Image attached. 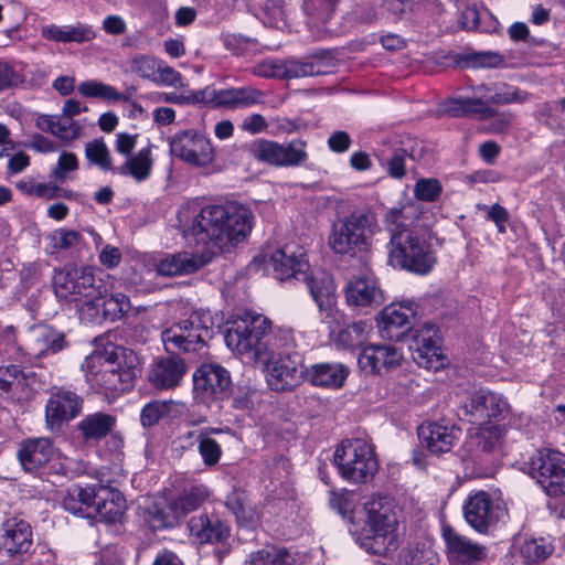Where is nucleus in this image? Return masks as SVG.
Masks as SVG:
<instances>
[{
  "label": "nucleus",
  "mask_w": 565,
  "mask_h": 565,
  "mask_svg": "<svg viewBox=\"0 0 565 565\" xmlns=\"http://www.w3.org/2000/svg\"><path fill=\"white\" fill-rule=\"evenodd\" d=\"M505 434L503 426H480L476 434H471L463 445V449L468 455L473 451H491L501 444Z\"/></svg>",
  "instance_id": "obj_40"
},
{
  "label": "nucleus",
  "mask_w": 565,
  "mask_h": 565,
  "mask_svg": "<svg viewBox=\"0 0 565 565\" xmlns=\"http://www.w3.org/2000/svg\"><path fill=\"white\" fill-rule=\"evenodd\" d=\"M78 169V159L75 153L62 151L58 156L55 168L52 170V177L60 182L68 178L70 172Z\"/></svg>",
  "instance_id": "obj_58"
},
{
  "label": "nucleus",
  "mask_w": 565,
  "mask_h": 565,
  "mask_svg": "<svg viewBox=\"0 0 565 565\" xmlns=\"http://www.w3.org/2000/svg\"><path fill=\"white\" fill-rule=\"evenodd\" d=\"M379 232L380 226L372 213L353 211L332 223L328 245L338 255L356 257L371 249L373 237Z\"/></svg>",
  "instance_id": "obj_7"
},
{
  "label": "nucleus",
  "mask_w": 565,
  "mask_h": 565,
  "mask_svg": "<svg viewBox=\"0 0 565 565\" xmlns=\"http://www.w3.org/2000/svg\"><path fill=\"white\" fill-rule=\"evenodd\" d=\"M460 436L461 429L446 422H433L418 428L422 445L433 454L449 451Z\"/></svg>",
  "instance_id": "obj_25"
},
{
  "label": "nucleus",
  "mask_w": 565,
  "mask_h": 565,
  "mask_svg": "<svg viewBox=\"0 0 565 565\" xmlns=\"http://www.w3.org/2000/svg\"><path fill=\"white\" fill-rule=\"evenodd\" d=\"M157 254H145L140 256L132 266V273L128 280L138 291L150 292L154 290L153 279L158 274Z\"/></svg>",
  "instance_id": "obj_39"
},
{
  "label": "nucleus",
  "mask_w": 565,
  "mask_h": 565,
  "mask_svg": "<svg viewBox=\"0 0 565 565\" xmlns=\"http://www.w3.org/2000/svg\"><path fill=\"white\" fill-rule=\"evenodd\" d=\"M530 475L550 497L565 494V454L542 449L531 459Z\"/></svg>",
  "instance_id": "obj_13"
},
{
  "label": "nucleus",
  "mask_w": 565,
  "mask_h": 565,
  "mask_svg": "<svg viewBox=\"0 0 565 565\" xmlns=\"http://www.w3.org/2000/svg\"><path fill=\"white\" fill-rule=\"evenodd\" d=\"M54 454L52 440L41 437L25 440L18 457L24 470L33 471L50 461Z\"/></svg>",
  "instance_id": "obj_37"
},
{
  "label": "nucleus",
  "mask_w": 565,
  "mask_h": 565,
  "mask_svg": "<svg viewBox=\"0 0 565 565\" xmlns=\"http://www.w3.org/2000/svg\"><path fill=\"white\" fill-rule=\"evenodd\" d=\"M409 349L414 362L419 367L438 371L447 363L438 343L437 329L433 326H424L418 329Z\"/></svg>",
  "instance_id": "obj_20"
},
{
  "label": "nucleus",
  "mask_w": 565,
  "mask_h": 565,
  "mask_svg": "<svg viewBox=\"0 0 565 565\" xmlns=\"http://www.w3.org/2000/svg\"><path fill=\"white\" fill-rule=\"evenodd\" d=\"M248 152L255 160L279 168V142L256 139L248 145Z\"/></svg>",
  "instance_id": "obj_48"
},
{
  "label": "nucleus",
  "mask_w": 565,
  "mask_h": 565,
  "mask_svg": "<svg viewBox=\"0 0 565 565\" xmlns=\"http://www.w3.org/2000/svg\"><path fill=\"white\" fill-rule=\"evenodd\" d=\"M554 550L548 537L516 536L511 546V556L516 565H530L544 561Z\"/></svg>",
  "instance_id": "obj_27"
},
{
  "label": "nucleus",
  "mask_w": 565,
  "mask_h": 565,
  "mask_svg": "<svg viewBox=\"0 0 565 565\" xmlns=\"http://www.w3.org/2000/svg\"><path fill=\"white\" fill-rule=\"evenodd\" d=\"M511 413L508 399L500 393L486 388L473 391L459 404L458 415L467 422L486 426L491 422L504 419Z\"/></svg>",
  "instance_id": "obj_11"
},
{
  "label": "nucleus",
  "mask_w": 565,
  "mask_h": 565,
  "mask_svg": "<svg viewBox=\"0 0 565 565\" xmlns=\"http://www.w3.org/2000/svg\"><path fill=\"white\" fill-rule=\"evenodd\" d=\"M142 509V518L153 531L173 529L181 522L167 492L148 499Z\"/></svg>",
  "instance_id": "obj_28"
},
{
  "label": "nucleus",
  "mask_w": 565,
  "mask_h": 565,
  "mask_svg": "<svg viewBox=\"0 0 565 565\" xmlns=\"http://www.w3.org/2000/svg\"><path fill=\"white\" fill-rule=\"evenodd\" d=\"M151 170L152 157L150 147L140 149L120 167V173L129 174L138 182L148 179L151 174Z\"/></svg>",
  "instance_id": "obj_45"
},
{
  "label": "nucleus",
  "mask_w": 565,
  "mask_h": 565,
  "mask_svg": "<svg viewBox=\"0 0 565 565\" xmlns=\"http://www.w3.org/2000/svg\"><path fill=\"white\" fill-rule=\"evenodd\" d=\"M227 505L232 509L237 522L247 529H254L263 518V514L239 495L228 498Z\"/></svg>",
  "instance_id": "obj_47"
},
{
  "label": "nucleus",
  "mask_w": 565,
  "mask_h": 565,
  "mask_svg": "<svg viewBox=\"0 0 565 565\" xmlns=\"http://www.w3.org/2000/svg\"><path fill=\"white\" fill-rule=\"evenodd\" d=\"M416 312L417 303L413 300L386 306L376 317L380 335L388 340H399L411 329V319Z\"/></svg>",
  "instance_id": "obj_19"
},
{
  "label": "nucleus",
  "mask_w": 565,
  "mask_h": 565,
  "mask_svg": "<svg viewBox=\"0 0 565 565\" xmlns=\"http://www.w3.org/2000/svg\"><path fill=\"white\" fill-rule=\"evenodd\" d=\"M46 250L51 255L62 252H77L84 246L82 234L66 227L53 231L46 236Z\"/></svg>",
  "instance_id": "obj_41"
},
{
  "label": "nucleus",
  "mask_w": 565,
  "mask_h": 565,
  "mask_svg": "<svg viewBox=\"0 0 565 565\" xmlns=\"http://www.w3.org/2000/svg\"><path fill=\"white\" fill-rule=\"evenodd\" d=\"M264 96L263 92L252 86L224 89L207 86L199 90L200 104L226 109L248 108L263 103Z\"/></svg>",
  "instance_id": "obj_17"
},
{
  "label": "nucleus",
  "mask_w": 565,
  "mask_h": 565,
  "mask_svg": "<svg viewBox=\"0 0 565 565\" xmlns=\"http://www.w3.org/2000/svg\"><path fill=\"white\" fill-rule=\"evenodd\" d=\"M467 523L478 532H484L493 522V504L486 491L471 493L465 505Z\"/></svg>",
  "instance_id": "obj_32"
},
{
  "label": "nucleus",
  "mask_w": 565,
  "mask_h": 565,
  "mask_svg": "<svg viewBox=\"0 0 565 565\" xmlns=\"http://www.w3.org/2000/svg\"><path fill=\"white\" fill-rule=\"evenodd\" d=\"M306 148L307 143L301 139L279 143V168L302 164L308 158Z\"/></svg>",
  "instance_id": "obj_49"
},
{
  "label": "nucleus",
  "mask_w": 565,
  "mask_h": 565,
  "mask_svg": "<svg viewBox=\"0 0 565 565\" xmlns=\"http://www.w3.org/2000/svg\"><path fill=\"white\" fill-rule=\"evenodd\" d=\"M254 213L245 204L227 201L223 204L202 205L189 201L178 211V226L189 244L202 250L157 255L159 276L192 274L221 253H230L250 235Z\"/></svg>",
  "instance_id": "obj_1"
},
{
  "label": "nucleus",
  "mask_w": 565,
  "mask_h": 565,
  "mask_svg": "<svg viewBox=\"0 0 565 565\" xmlns=\"http://www.w3.org/2000/svg\"><path fill=\"white\" fill-rule=\"evenodd\" d=\"M94 500V486L70 488L62 500L65 511L74 515L89 518L90 504Z\"/></svg>",
  "instance_id": "obj_42"
},
{
  "label": "nucleus",
  "mask_w": 565,
  "mask_h": 565,
  "mask_svg": "<svg viewBox=\"0 0 565 565\" xmlns=\"http://www.w3.org/2000/svg\"><path fill=\"white\" fill-rule=\"evenodd\" d=\"M214 319L209 309L184 307L180 317L161 332L167 352H196L213 337Z\"/></svg>",
  "instance_id": "obj_6"
},
{
  "label": "nucleus",
  "mask_w": 565,
  "mask_h": 565,
  "mask_svg": "<svg viewBox=\"0 0 565 565\" xmlns=\"http://www.w3.org/2000/svg\"><path fill=\"white\" fill-rule=\"evenodd\" d=\"M253 74L260 77L285 78V61L265 60L253 67Z\"/></svg>",
  "instance_id": "obj_59"
},
{
  "label": "nucleus",
  "mask_w": 565,
  "mask_h": 565,
  "mask_svg": "<svg viewBox=\"0 0 565 565\" xmlns=\"http://www.w3.org/2000/svg\"><path fill=\"white\" fill-rule=\"evenodd\" d=\"M153 83L163 86L183 87L181 73L161 60L158 67V74H156V81H153Z\"/></svg>",
  "instance_id": "obj_61"
},
{
  "label": "nucleus",
  "mask_w": 565,
  "mask_h": 565,
  "mask_svg": "<svg viewBox=\"0 0 565 565\" xmlns=\"http://www.w3.org/2000/svg\"><path fill=\"white\" fill-rule=\"evenodd\" d=\"M186 372L182 359L170 356L156 361L149 372V382L159 390L177 387Z\"/></svg>",
  "instance_id": "obj_31"
},
{
  "label": "nucleus",
  "mask_w": 565,
  "mask_h": 565,
  "mask_svg": "<svg viewBox=\"0 0 565 565\" xmlns=\"http://www.w3.org/2000/svg\"><path fill=\"white\" fill-rule=\"evenodd\" d=\"M35 127L41 131L51 134L65 143H71L78 139L83 131V126L79 121L70 117H63L62 115H38Z\"/></svg>",
  "instance_id": "obj_34"
},
{
  "label": "nucleus",
  "mask_w": 565,
  "mask_h": 565,
  "mask_svg": "<svg viewBox=\"0 0 565 565\" xmlns=\"http://www.w3.org/2000/svg\"><path fill=\"white\" fill-rule=\"evenodd\" d=\"M403 361L402 350L391 343H371L365 345L358 356L360 370L376 375L394 371Z\"/></svg>",
  "instance_id": "obj_18"
},
{
  "label": "nucleus",
  "mask_w": 565,
  "mask_h": 565,
  "mask_svg": "<svg viewBox=\"0 0 565 565\" xmlns=\"http://www.w3.org/2000/svg\"><path fill=\"white\" fill-rule=\"evenodd\" d=\"M306 282L309 292L315 300L322 320L335 319V286L332 277L323 270L308 271Z\"/></svg>",
  "instance_id": "obj_26"
},
{
  "label": "nucleus",
  "mask_w": 565,
  "mask_h": 565,
  "mask_svg": "<svg viewBox=\"0 0 565 565\" xmlns=\"http://www.w3.org/2000/svg\"><path fill=\"white\" fill-rule=\"evenodd\" d=\"M93 267H72L60 270L54 276L55 295L68 301L99 299L103 285L97 284Z\"/></svg>",
  "instance_id": "obj_12"
},
{
  "label": "nucleus",
  "mask_w": 565,
  "mask_h": 565,
  "mask_svg": "<svg viewBox=\"0 0 565 565\" xmlns=\"http://www.w3.org/2000/svg\"><path fill=\"white\" fill-rule=\"evenodd\" d=\"M116 423L113 415L94 413L87 415L78 423V428L86 439H99L111 430Z\"/></svg>",
  "instance_id": "obj_44"
},
{
  "label": "nucleus",
  "mask_w": 565,
  "mask_h": 565,
  "mask_svg": "<svg viewBox=\"0 0 565 565\" xmlns=\"http://www.w3.org/2000/svg\"><path fill=\"white\" fill-rule=\"evenodd\" d=\"M231 385L230 372L215 363L202 364L193 373L195 398L204 404L223 398Z\"/></svg>",
  "instance_id": "obj_16"
},
{
  "label": "nucleus",
  "mask_w": 565,
  "mask_h": 565,
  "mask_svg": "<svg viewBox=\"0 0 565 565\" xmlns=\"http://www.w3.org/2000/svg\"><path fill=\"white\" fill-rule=\"evenodd\" d=\"M333 463L341 478L353 484L371 481L379 470L374 446L362 438L343 440L334 450Z\"/></svg>",
  "instance_id": "obj_9"
},
{
  "label": "nucleus",
  "mask_w": 565,
  "mask_h": 565,
  "mask_svg": "<svg viewBox=\"0 0 565 565\" xmlns=\"http://www.w3.org/2000/svg\"><path fill=\"white\" fill-rule=\"evenodd\" d=\"M160 60L150 55H137L130 61V71L148 81H156Z\"/></svg>",
  "instance_id": "obj_55"
},
{
  "label": "nucleus",
  "mask_w": 565,
  "mask_h": 565,
  "mask_svg": "<svg viewBox=\"0 0 565 565\" xmlns=\"http://www.w3.org/2000/svg\"><path fill=\"white\" fill-rule=\"evenodd\" d=\"M269 329L265 316L244 311L227 321L224 340L232 352L262 369L273 391H290L305 379L306 366L298 353L278 351L294 344L291 331L279 329L270 334Z\"/></svg>",
  "instance_id": "obj_2"
},
{
  "label": "nucleus",
  "mask_w": 565,
  "mask_h": 565,
  "mask_svg": "<svg viewBox=\"0 0 565 565\" xmlns=\"http://www.w3.org/2000/svg\"><path fill=\"white\" fill-rule=\"evenodd\" d=\"M40 33L44 40L60 43H84L93 41L96 38L94 29L84 23L66 25L49 23L41 26Z\"/></svg>",
  "instance_id": "obj_36"
},
{
  "label": "nucleus",
  "mask_w": 565,
  "mask_h": 565,
  "mask_svg": "<svg viewBox=\"0 0 565 565\" xmlns=\"http://www.w3.org/2000/svg\"><path fill=\"white\" fill-rule=\"evenodd\" d=\"M126 509V501L120 491L94 484V500L89 509V518L96 516L99 521L115 523L119 521Z\"/></svg>",
  "instance_id": "obj_24"
},
{
  "label": "nucleus",
  "mask_w": 565,
  "mask_h": 565,
  "mask_svg": "<svg viewBox=\"0 0 565 565\" xmlns=\"http://www.w3.org/2000/svg\"><path fill=\"white\" fill-rule=\"evenodd\" d=\"M355 542L366 552L394 557L404 564H419L424 550L403 547L398 551L401 539L398 520L393 502L386 497H371L355 510L349 529Z\"/></svg>",
  "instance_id": "obj_3"
},
{
  "label": "nucleus",
  "mask_w": 565,
  "mask_h": 565,
  "mask_svg": "<svg viewBox=\"0 0 565 565\" xmlns=\"http://www.w3.org/2000/svg\"><path fill=\"white\" fill-rule=\"evenodd\" d=\"M529 98L527 92L510 84H481L473 87L469 96L449 99L445 111L451 116L476 115L483 119L494 116L492 105L523 104Z\"/></svg>",
  "instance_id": "obj_8"
},
{
  "label": "nucleus",
  "mask_w": 565,
  "mask_h": 565,
  "mask_svg": "<svg viewBox=\"0 0 565 565\" xmlns=\"http://www.w3.org/2000/svg\"><path fill=\"white\" fill-rule=\"evenodd\" d=\"M77 90L84 97L100 98L107 102H118L124 98L122 94L111 85L94 79L82 82Z\"/></svg>",
  "instance_id": "obj_50"
},
{
  "label": "nucleus",
  "mask_w": 565,
  "mask_h": 565,
  "mask_svg": "<svg viewBox=\"0 0 565 565\" xmlns=\"http://www.w3.org/2000/svg\"><path fill=\"white\" fill-rule=\"evenodd\" d=\"M244 565H295V558L286 550L267 547L250 553Z\"/></svg>",
  "instance_id": "obj_46"
},
{
  "label": "nucleus",
  "mask_w": 565,
  "mask_h": 565,
  "mask_svg": "<svg viewBox=\"0 0 565 565\" xmlns=\"http://www.w3.org/2000/svg\"><path fill=\"white\" fill-rule=\"evenodd\" d=\"M338 3L339 0H303V10L312 19L326 22L332 17Z\"/></svg>",
  "instance_id": "obj_54"
},
{
  "label": "nucleus",
  "mask_w": 565,
  "mask_h": 565,
  "mask_svg": "<svg viewBox=\"0 0 565 565\" xmlns=\"http://www.w3.org/2000/svg\"><path fill=\"white\" fill-rule=\"evenodd\" d=\"M330 504L332 509L338 511V513H340L343 518H349L350 520L355 512L352 511L353 500L352 495L348 491L332 492L330 497Z\"/></svg>",
  "instance_id": "obj_63"
},
{
  "label": "nucleus",
  "mask_w": 565,
  "mask_h": 565,
  "mask_svg": "<svg viewBox=\"0 0 565 565\" xmlns=\"http://www.w3.org/2000/svg\"><path fill=\"white\" fill-rule=\"evenodd\" d=\"M169 145L171 154L192 168L207 169L215 160V150L210 139L194 130L175 134Z\"/></svg>",
  "instance_id": "obj_14"
},
{
  "label": "nucleus",
  "mask_w": 565,
  "mask_h": 565,
  "mask_svg": "<svg viewBox=\"0 0 565 565\" xmlns=\"http://www.w3.org/2000/svg\"><path fill=\"white\" fill-rule=\"evenodd\" d=\"M63 348V334L47 326L33 327L28 333L25 354L30 358H41L49 353H56Z\"/></svg>",
  "instance_id": "obj_33"
},
{
  "label": "nucleus",
  "mask_w": 565,
  "mask_h": 565,
  "mask_svg": "<svg viewBox=\"0 0 565 565\" xmlns=\"http://www.w3.org/2000/svg\"><path fill=\"white\" fill-rule=\"evenodd\" d=\"M286 67V77L285 78H298L312 76L320 72L317 65L312 62H301V61H285Z\"/></svg>",
  "instance_id": "obj_60"
},
{
  "label": "nucleus",
  "mask_w": 565,
  "mask_h": 565,
  "mask_svg": "<svg viewBox=\"0 0 565 565\" xmlns=\"http://www.w3.org/2000/svg\"><path fill=\"white\" fill-rule=\"evenodd\" d=\"M190 536L198 543H217L225 540L228 527L218 519H210L205 514L193 516L188 523Z\"/></svg>",
  "instance_id": "obj_38"
},
{
  "label": "nucleus",
  "mask_w": 565,
  "mask_h": 565,
  "mask_svg": "<svg viewBox=\"0 0 565 565\" xmlns=\"http://www.w3.org/2000/svg\"><path fill=\"white\" fill-rule=\"evenodd\" d=\"M82 408V399L74 392L65 388L54 390L45 405V422L50 430L61 427L76 417Z\"/></svg>",
  "instance_id": "obj_22"
},
{
  "label": "nucleus",
  "mask_w": 565,
  "mask_h": 565,
  "mask_svg": "<svg viewBox=\"0 0 565 565\" xmlns=\"http://www.w3.org/2000/svg\"><path fill=\"white\" fill-rule=\"evenodd\" d=\"M443 537L451 565H475L487 555L484 546L456 532L451 527H444Z\"/></svg>",
  "instance_id": "obj_23"
},
{
  "label": "nucleus",
  "mask_w": 565,
  "mask_h": 565,
  "mask_svg": "<svg viewBox=\"0 0 565 565\" xmlns=\"http://www.w3.org/2000/svg\"><path fill=\"white\" fill-rule=\"evenodd\" d=\"M413 204L391 209L384 217L390 233L388 257L392 264L416 275L429 274L437 264V256L427 231L412 225Z\"/></svg>",
  "instance_id": "obj_4"
},
{
  "label": "nucleus",
  "mask_w": 565,
  "mask_h": 565,
  "mask_svg": "<svg viewBox=\"0 0 565 565\" xmlns=\"http://www.w3.org/2000/svg\"><path fill=\"white\" fill-rule=\"evenodd\" d=\"M167 402H151L147 404L140 414L141 424L143 426H152L159 422L161 416L168 412Z\"/></svg>",
  "instance_id": "obj_62"
},
{
  "label": "nucleus",
  "mask_w": 565,
  "mask_h": 565,
  "mask_svg": "<svg viewBox=\"0 0 565 565\" xmlns=\"http://www.w3.org/2000/svg\"><path fill=\"white\" fill-rule=\"evenodd\" d=\"M139 366V356L121 347L96 350L82 364L86 382L106 397H115L128 390L140 372Z\"/></svg>",
  "instance_id": "obj_5"
},
{
  "label": "nucleus",
  "mask_w": 565,
  "mask_h": 565,
  "mask_svg": "<svg viewBox=\"0 0 565 565\" xmlns=\"http://www.w3.org/2000/svg\"><path fill=\"white\" fill-rule=\"evenodd\" d=\"M130 300L122 292L109 294L103 286L99 299L85 301L78 308V317L85 323H100L104 320L116 321L130 309Z\"/></svg>",
  "instance_id": "obj_15"
},
{
  "label": "nucleus",
  "mask_w": 565,
  "mask_h": 565,
  "mask_svg": "<svg viewBox=\"0 0 565 565\" xmlns=\"http://www.w3.org/2000/svg\"><path fill=\"white\" fill-rule=\"evenodd\" d=\"M189 436L196 438L198 451L206 467L218 463L223 451L221 445L213 437H209L205 433H189Z\"/></svg>",
  "instance_id": "obj_51"
},
{
  "label": "nucleus",
  "mask_w": 565,
  "mask_h": 565,
  "mask_svg": "<svg viewBox=\"0 0 565 565\" xmlns=\"http://www.w3.org/2000/svg\"><path fill=\"white\" fill-rule=\"evenodd\" d=\"M32 546V530L23 520L9 519L2 525L0 550L8 555L26 553Z\"/></svg>",
  "instance_id": "obj_30"
},
{
  "label": "nucleus",
  "mask_w": 565,
  "mask_h": 565,
  "mask_svg": "<svg viewBox=\"0 0 565 565\" xmlns=\"http://www.w3.org/2000/svg\"><path fill=\"white\" fill-rule=\"evenodd\" d=\"M344 292L347 303L352 308L373 309L385 301L384 291L370 271L352 277Z\"/></svg>",
  "instance_id": "obj_21"
},
{
  "label": "nucleus",
  "mask_w": 565,
  "mask_h": 565,
  "mask_svg": "<svg viewBox=\"0 0 565 565\" xmlns=\"http://www.w3.org/2000/svg\"><path fill=\"white\" fill-rule=\"evenodd\" d=\"M267 128L268 122L262 114L247 115L239 124V129L252 136L266 132Z\"/></svg>",
  "instance_id": "obj_64"
},
{
  "label": "nucleus",
  "mask_w": 565,
  "mask_h": 565,
  "mask_svg": "<svg viewBox=\"0 0 565 565\" xmlns=\"http://www.w3.org/2000/svg\"><path fill=\"white\" fill-rule=\"evenodd\" d=\"M369 335V324L366 322H353L340 328L338 331H331V340L335 345L343 349H354L360 347Z\"/></svg>",
  "instance_id": "obj_43"
},
{
  "label": "nucleus",
  "mask_w": 565,
  "mask_h": 565,
  "mask_svg": "<svg viewBox=\"0 0 565 565\" xmlns=\"http://www.w3.org/2000/svg\"><path fill=\"white\" fill-rule=\"evenodd\" d=\"M25 376L18 365L0 366V391L6 394L15 395L23 391Z\"/></svg>",
  "instance_id": "obj_52"
},
{
  "label": "nucleus",
  "mask_w": 565,
  "mask_h": 565,
  "mask_svg": "<svg viewBox=\"0 0 565 565\" xmlns=\"http://www.w3.org/2000/svg\"><path fill=\"white\" fill-rule=\"evenodd\" d=\"M253 266L268 271L280 281L307 280L310 266L302 248L267 246L253 259Z\"/></svg>",
  "instance_id": "obj_10"
},
{
  "label": "nucleus",
  "mask_w": 565,
  "mask_h": 565,
  "mask_svg": "<svg viewBox=\"0 0 565 565\" xmlns=\"http://www.w3.org/2000/svg\"><path fill=\"white\" fill-rule=\"evenodd\" d=\"M350 369L340 362H321L306 367L305 380L318 387L330 390L341 388L348 376Z\"/></svg>",
  "instance_id": "obj_29"
},
{
  "label": "nucleus",
  "mask_w": 565,
  "mask_h": 565,
  "mask_svg": "<svg viewBox=\"0 0 565 565\" xmlns=\"http://www.w3.org/2000/svg\"><path fill=\"white\" fill-rule=\"evenodd\" d=\"M210 489L201 482H191L184 486L177 493H168L170 502L178 516L182 521L189 513L199 507L210 497Z\"/></svg>",
  "instance_id": "obj_35"
},
{
  "label": "nucleus",
  "mask_w": 565,
  "mask_h": 565,
  "mask_svg": "<svg viewBox=\"0 0 565 565\" xmlns=\"http://www.w3.org/2000/svg\"><path fill=\"white\" fill-rule=\"evenodd\" d=\"M85 157L90 164L103 171H108L113 167L110 152L103 139L88 142L85 147Z\"/></svg>",
  "instance_id": "obj_53"
},
{
  "label": "nucleus",
  "mask_w": 565,
  "mask_h": 565,
  "mask_svg": "<svg viewBox=\"0 0 565 565\" xmlns=\"http://www.w3.org/2000/svg\"><path fill=\"white\" fill-rule=\"evenodd\" d=\"M443 191V186L437 179H419L414 188V194L418 200L426 202L436 201Z\"/></svg>",
  "instance_id": "obj_57"
},
{
  "label": "nucleus",
  "mask_w": 565,
  "mask_h": 565,
  "mask_svg": "<svg viewBox=\"0 0 565 565\" xmlns=\"http://www.w3.org/2000/svg\"><path fill=\"white\" fill-rule=\"evenodd\" d=\"M153 103H168L175 105L200 104L199 90H188L181 94L174 92H156L150 95Z\"/></svg>",
  "instance_id": "obj_56"
}]
</instances>
